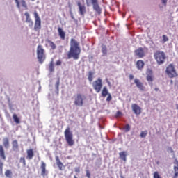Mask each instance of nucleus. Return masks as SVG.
I'll return each instance as SVG.
<instances>
[{"label": "nucleus", "instance_id": "412c9836", "mask_svg": "<svg viewBox=\"0 0 178 178\" xmlns=\"http://www.w3.org/2000/svg\"><path fill=\"white\" fill-rule=\"evenodd\" d=\"M24 16H26V23H29V26H33L34 22L31 20V18H30V14L29 12H25Z\"/></svg>", "mask_w": 178, "mask_h": 178}, {"label": "nucleus", "instance_id": "f257e3e1", "mask_svg": "<svg viewBox=\"0 0 178 178\" xmlns=\"http://www.w3.org/2000/svg\"><path fill=\"white\" fill-rule=\"evenodd\" d=\"M80 54H81L80 42L74 38H71L70 50L67 54V59H72V58L74 60H78V59H80Z\"/></svg>", "mask_w": 178, "mask_h": 178}, {"label": "nucleus", "instance_id": "c9c22d12", "mask_svg": "<svg viewBox=\"0 0 178 178\" xmlns=\"http://www.w3.org/2000/svg\"><path fill=\"white\" fill-rule=\"evenodd\" d=\"M147 134H148V131H144L140 133V136L141 138H145V137H147Z\"/></svg>", "mask_w": 178, "mask_h": 178}, {"label": "nucleus", "instance_id": "2f4dec72", "mask_svg": "<svg viewBox=\"0 0 178 178\" xmlns=\"http://www.w3.org/2000/svg\"><path fill=\"white\" fill-rule=\"evenodd\" d=\"M13 119L14 122H15L17 124H20V119L19 118V117H17V115L13 114Z\"/></svg>", "mask_w": 178, "mask_h": 178}, {"label": "nucleus", "instance_id": "2eb2a0df", "mask_svg": "<svg viewBox=\"0 0 178 178\" xmlns=\"http://www.w3.org/2000/svg\"><path fill=\"white\" fill-rule=\"evenodd\" d=\"M132 111L135 115H140L141 114V107L136 104H133L131 105Z\"/></svg>", "mask_w": 178, "mask_h": 178}, {"label": "nucleus", "instance_id": "ddd939ff", "mask_svg": "<svg viewBox=\"0 0 178 178\" xmlns=\"http://www.w3.org/2000/svg\"><path fill=\"white\" fill-rule=\"evenodd\" d=\"M135 56H138V58H141L145 56V53L144 52V49L143 47H139L136 50L134 51Z\"/></svg>", "mask_w": 178, "mask_h": 178}, {"label": "nucleus", "instance_id": "864d4df0", "mask_svg": "<svg viewBox=\"0 0 178 178\" xmlns=\"http://www.w3.org/2000/svg\"><path fill=\"white\" fill-rule=\"evenodd\" d=\"M33 2H34V1H35V0H31Z\"/></svg>", "mask_w": 178, "mask_h": 178}, {"label": "nucleus", "instance_id": "58836bf2", "mask_svg": "<svg viewBox=\"0 0 178 178\" xmlns=\"http://www.w3.org/2000/svg\"><path fill=\"white\" fill-rule=\"evenodd\" d=\"M130 125L129 124H126L124 127V129L125 130L126 133H129V131H130Z\"/></svg>", "mask_w": 178, "mask_h": 178}, {"label": "nucleus", "instance_id": "1a4fd4ad", "mask_svg": "<svg viewBox=\"0 0 178 178\" xmlns=\"http://www.w3.org/2000/svg\"><path fill=\"white\" fill-rule=\"evenodd\" d=\"M92 87L96 92H101V90H102V79L101 78H98L97 80L93 81Z\"/></svg>", "mask_w": 178, "mask_h": 178}, {"label": "nucleus", "instance_id": "5fc2aeb1", "mask_svg": "<svg viewBox=\"0 0 178 178\" xmlns=\"http://www.w3.org/2000/svg\"><path fill=\"white\" fill-rule=\"evenodd\" d=\"M171 83H173V81L171 80Z\"/></svg>", "mask_w": 178, "mask_h": 178}, {"label": "nucleus", "instance_id": "aec40b11", "mask_svg": "<svg viewBox=\"0 0 178 178\" xmlns=\"http://www.w3.org/2000/svg\"><path fill=\"white\" fill-rule=\"evenodd\" d=\"M24 16H26V23H29V26H33L34 22L31 20V18H30V14L29 12H25Z\"/></svg>", "mask_w": 178, "mask_h": 178}, {"label": "nucleus", "instance_id": "c03bdc74", "mask_svg": "<svg viewBox=\"0 0 178 178\" xmlns=\"http://www.w3.org/2000/svg\"><path fill=\"white\" fill-rule=\"evenodd\" d=\"M86 177L91 178V172H90V170H86Z\"/></svg>", "mask_w": 178, "mask_h": 178}, {"label": "nucleus", "instance_id": "f704fd0d", "mask_svg": "<svg viewBox=\"0 0 178 178\" xmlns=\"http://www.w3.org/2000/svg\"><path fill=\"white\" fill-rule=\"evenodd\" d=\"M19 163H22V166L26 168V159L24 157H20Z\"/></svg>", "mask_w": 178, "mask_h": 178}, {"label": "nucleus", "instance_id": "e433bc0d", "mask_svg": "<svg viewBox=\"0 0 178 178\" xmlns=\"http://www.w3.org/2000/svg\"><path fill=\"white\" fill-rule=\"evenodd\" d=\"M0 175H3V163L0 160Z\"/></svg>", "mask_w": 178, "mask_h": 178}, {"label": "nucleus", "instance_id": "f3484780", "mask_svg": "<svg viewBox=\"0 0 178 178\" xmlns=\"http://www.w3.org/2000/svg\"><path fill=\"white\" fill-rule=\"evenodd\" d=\"M56 162L59 170H63L65 169V165H63V163L60 161V159L58 156H56Z\"/></svg>", "mask_w": 178, "mask_h": 178}, {"label": "nucleus", "instance_id": "b1692460", "mask_svg": "<svg viewBox=\"0 0 178 178\" xmlns=\"http://www.w3.org/2000/svg\"><path fill=\"white\" fill-rule=\"evenodd\" d=\"M146 80L148 81L149 84H152V81H154V75H152V72H150V74L147 75Z\"/></svg>", "mask_w": 178, "mask_h": 178}, {"label": "nucleus", "instance_id": "f8f14e48", "mask_svg": "<svg viewBox=\"0 0 178 178\" xmlns=\"http://www.w3.org/2000/svg\"><path fill=\"white\" fill-rule=\"evenodd\" d=\"M134 83L136 84L137 88L140 90V91H147L145 86H144V84L140 81V79H135Z\"/></svg>", "mask_w": 178, "mask_h": 178}, {"label": "nucleus", "instance_id": "8fccbe9b", "mask_svg": "<svg viewBox=\"0 0 178 178\" xmlns=\"http://www.w3.org/2000/svg\"><path fill=\"white\" fill-rule=\"evenodd\" d=\"M56 86L57 88L59 87V81H58L56 82Z\"/></svg>", "mask_w": 178, "mask_h": 178}, {"label": "nucleus", "instance_id": "79ce46f5", "mask_svg": "<svg viewBox=\"0 0 178 178\" xmlns=\"http://www.w3.org/2000/svg\"><path fill=\"white\" fill-rule=\"evenodd\" d=\"M163 42H166L167 41H169V38H168V36H166V35H163Z\"/></svg>", "mask_w": 178, "mask_h": 178}, {"label": "nucleus", "instance_id": "5701e85b", "mask_svg": "<svg viewBox=\"0 0 178 178\" xmlns=\"http://www.w3.org/2000/svg\"><path fill=\"white\" fill-rule=\"evenodd\" d=\"M0 156L3 161H6V156H5V149H3V146L0 145Z\"/></svg>", "mask_w": 178, "mask_h": 178}, {"label": "nucleus", "instance_id": "9d476101", "mask_svg": "<svg viewBox=\"0 0 178 178\" xmlns=\"http://www.w3.org/2000/svg\"><path fill=\"white\" fill-rule=\"evenodd\" d=\"M15 2L18 9H21L22 7L24 8L25 10L29 9V6H27V3H26L25 0H15Z\"/></svg>", "mask_w": 178, "mask_h": 178}, {"label": "nucleus", "instance_id": "de8ad7c7", "mask_svg": "<svg viewBox=\"0 0 178 178\" xmlns=\"http://www.w3.org/2000/svg\"><path fill=\"white\" fill-rule=\"evenodd\" d=\"M162 3L165 6H166V3H168V0H161Z\"/></svg>", "mask_w": 178, "mask_h": 178}, {"label": "nucleus", "instance_id": "a211bd4d", "mask_svg": "<svg viewBox=\"0 0 178 178\" xmlns=\"http://www.w3.org/2000/svg\"><path fill=\"white\" fill-rule=\"evenodd\" d=\"M34 158V151L33 149H29L26 150V159L29 161Z\"/></svg>", "mask_w": 178, "mask_h": 178}, {"label": "nucleus", "instance_id": "4468645a", "mask_svg": "<svg viewBox=\"0 0 178 178\" xmlns=\"http://www.w3.org/2000/svg\"><path fill=\"white\" fill-rule=\"evenodd\" d=\"M40 168H41V176L43 177H45L48 175V171L47 170V164L44 161H41V165H40Z\"/></svg>", "mask_w": 178, "mask_h": 178}, {"label": "nucleus", "instance_id": "423d86ee", "mask_svg": "<svg viewBox=\"0 0 178 178\" xmlns=\"http://www.w3.org/2000/svg\"><path fill=\"white\" fill-rule=\"evenodd\" d=\"M37 58L40 63H44V60H45V49L41 44L38 45L37 47Z\"/></svg>", "mask_w": 178, "mask_h": 178}, {"label": "nucleus", "instance_id": "a19ab883", "mask_svg": "<svg viewBox=\"0 0 178 178\" xmlns=\"http://www.w3.org/2000/svg\"><path fill=\"white\" fill-rule=\"evenodd\" d=\"M120 116H123V113H122V111H117L115 114V118H120Z\"/></svg>", "mask_w": 178, "mask_h": 178}, {"label": "nucleus", "instance_id": "473e14b6", "mask_svg": "<svg viewBox=\"0 0 178 178\" xmlns=\"http://www.w3.org/2000/svg\"><path fill=\"white\" fill-rule=\"evenodd\" d=\"M47 42L49 45V47H51V49H56V44H55V43H54V42H52L51 40H47Z\"/></svg>", "mask_w": 178, "mask_h": 178}, {"label": "nucleus", "instance_id": "393cba45", "mask_svg": "<svg viewBox=\"0 0 178 178\" xmlns=\"http://www.w3.org/2000/svg\"><path fill=\"white\" fill-rule=\"evenodd\" d=\"M13 145V149L14 151H17L19 149V143H17V140H15L12 142Z\"/></svg>", "mask_w": 178, "mask_h": 178}, {"label": "nucleus", "instance_id": "bb28decb", "mask_svg": "<svg viewBox=\"0 0 178 178\" xmlns=\"http://www.w3.org/2000/svg\"><path fill=\"white\" fill-rule=\"evenodd\" d=\"M3 145L6 147V148H9V138H4L3 139Z\"/></svg>", "mask_w": 178, "mask_h": 178}, {"label": "nucleus", "instance_id": "f03ea898", "mask_svg": "<svg viewBox=\"0 0 178 178\" xmlns=\"http://www.w3.org/2000/svg\"><path fill=\"white\" fill-rule=\"evenodd\" d=\"M86 95L78 93L74 97V104L75 106L81 107L84 105V101L86 99Z\"/></svg>", "mask_w": 178, "mask_h": 178}, {"label": "nucleus", "instance_id": "6e6552de", "mask_svg": "<svg viewBox=\"0 0 178 178\" xmlns=\"http://www.w3.org/2000/svg\"><path fill=\"white\" fill-rule=\"evenodd\" d=\"M33 15L35 17L34 30L35 31H40L41 30V18H40V15H38L37 11H34Z\"/></svg>", "mask_w": 178, "mask_h": 178}, {"label": "nucleus", "instance_id": "7ed1b4c3", "mask_svg": "<svg viewBox=\"0 0 178 178\" xmlns=\"http://www.w3.org/2000/svg\"><path fill=\"white\" fill-rule=\"evenodd\" d=\"M65 141L70 147L74 145V140H73V134L70 131V128L67 127L64 131Z\"/></svg>", "mask_w": 178, "mask_h": 178}, {"label": "nucleus", "instance_id": "0eeeda50", "mask_svg": "<svg viewBox=\"0 0 178 178\" xmlns=\"http://www.w3.org/2000/svg\"><path fill=\"white\" fill-rule=\"evenodd\" d=\"M165 73L170 79L177 77V72H176V69L175 68V65L173 64L168 65V66L166 67Z\"/></svg>", "mask_w": 178, "mask_h": 178}, {"label": "nucleus", "instance_id": "09e8293b", "mask_svg": "<svg viewBox=\"0 0 178 178\" xmlns=\"http://www.w3.org/2000/svg\"><path fill=\"white\" fill-rule=\"evenodd\" d=\"M129 77V80H133V79H134V76L133 74H130Z\"/></svg>", "mask_w": 178, "mask_h": 178}, {"label": "nucleus", "instance_id": "c85d7f7f", "mask_svg": "<svg viewBox=\"0 0 178 178\" xmlns=\"http://www.w3.org/2000/svg\"><path fill=\"white\" fill-rule=\"evenodd\" d=\"M102 52L103 54V56L108 55V48L106 47V45L103 44L102 46Z\"/></svg>", "mask_w": 178, "mask_h": 178}, {"label": "nucleus", "instance_id": "37998d69", "mask_svg": "<svg viewBox=\"0 0 178 178\" xmlns=\"http://www.w3.org/2000/svg\"><path fill=\"white\" fill-rule=\"evenodd\" d=\"M108 95V97H107V98H106V101L108 102H109V101H112V95H111V93H109L108 95Z\"/></svg>", "mask_w": 178, "mask_h": 178}, {"label": "nucleus", "instance_id": "c756f323", "mask_svg": "<svg viewBox=\"0 0 178 178\" xmlns=\"http://www.w3.org/2000/svg\"><path fill=\"white\" fill-rule=\"evenodd\" d=\"M49 70L51 73L55 72V67L54 66V60H52L49 65Z\"/></svg>", "mask_w": 178, "mask_h": 178}, {"label": "nucleus", "instance_id": "39448f33", "mask_svg": "<svg viewBox=\"0 0 178 178\" xmlns=\"http://www.w3.org/2000/svg\"><path fill=\"white\" fill-rule=\"evenodd\" d=\"M154 58L157 62V65H163L165 63V59H166V56L165 52L157 51L154 54Z\"/></svg>", "mask_w": 178, "mask_h": 178}, {"label": "nucleus", "instance_id": "4c0bfd02", "mask_svg": "<svg viewBox=\"0 0 178 178\" xmlns=\"http://www.w3.org/2000/svg\"><path fill=\"white\" fill-rule=\"evenodd\" d=\"M153 178H162V177H161V175H159V172L158 171H155L153 173Z\"/></svg>", "mask_w": 178, "mask_h": 178}, {"label": "nucleus", "instance_id": "72a5a7b5", "mask_svg": "<svg viewBox=\"0 0 178 178\" xmlns=\"http://www.w3.org/2000/svg\"><path fill=\"white\" fill-rule=\"evenodd\" d=\"M12 171L10 170H6L5 172V176H6L8 178H12Z\"/></svg>", "mask_w": 178, "mask_h": 178}, {"label": "nucleus", "instance_id": "20e7f679", "mask_svg": "<svg viewBox=\"0 0 178 178\" xmlns=\"http://www.w3.org/2000/svg\"><path fill=\"white\" fill-rule=\"evenodd\" d=\"M91 3L93 6V10L97 15H101L102 13V8L98 4V0H86L87 6H91Z\"/></svg>", "mask_w": 178, "mask_h": 178}, {"label": "nucleus", "instance_id": "4be33fe9", "mask_svg": "<svg viewBox=\"0 0 178 178\" xmlns=\"http://www.w3.org/2000/svg\"><path fill=\"white\" fill-rule=\"evenodd\" d=\"M144 61H143L142 60H138L136 62V67L137 69H138V70H143V69H144Z\"/></svg>", "mask_w": 178, "mask_h": 178}, {"label": "nucleus", "instance_id": "a878e982", "mask_svg": "<svg viewBox=\"0 0 178 178\" xmlns=\"http://www.w3.org/2000/svg\"><path fill=\"white\" fill-rule=\"evenodd\" d=\"M88 80L90 81V83H92V80H94V72H93L90 71L88 72Z\"/></svg>", "mask_w": 178, "mask_h": 178}, {"label": "nucleus", "instance_id": "9b49d317", "mask_svg": "<svg viewBox=\"0 0 178 178\" xmlns=\"http://www.w3.org/2000/svg\"><path fill=\"white\" fill-rule=\"evenodd\" d=\"M77 6L79 7V15H81V16H84V15H86V13H87L86 6L81 4V2L78 1Z\"/></svg>", "mask_w": 178, "mask_h": 178}, {"label": "nucleus", "instance_id": "603ef678", "mask_svg": "<svg viewBox=\"0 0 178 178\" xmlns=\"http://www.w3.org/2000/svg\"><path fill=\"white\" fill-rule=\"evenodd\" d=\"M176 109L178 111V104H176Z\"/></svg>", "mask_w": 178, "mask_h": 178}, {"label": "nucleus", "instance_id": "7c9ffc66", "mask_svg": "<svg viewBox=\"0 0 178 178\" xmlns=\"http://www.w3.org/2000/svg\"><path fill=\"white\" fill-rule=\"evenodd\" d=\"M120 155V159H122V161H124V162H126V156H127V154L126 152H121L119 153Z\"/></svg>", "mask_w": 178, "mask_h": 178}, {"label": "nucleus", "instance_id": "3c124183", "mask_svg": "<svg viewBox=\"0 0 178 178\" xmlns=\"http://www.w3.org/2000/svg\"><path fill=\"white\" fill-rule=\"evenodd\" d=\"M154 90H155L156 91H159V88H154Z\"/></svg>", "mask_w": 178, "mask_h": 178}, {"label": "nucleus", "instance_id": "a18cd8bd", "mask_svg": "<svg viewBox=\"0 0 178 178\" xmlns=\"http://www.w3.org/2000/svg\"><path fill=\"white\" fill-rule=\"evenodd\" d=\"M56 66H60V65H62V60H57L56 63Z\"/></svg>", "mask_w": 178, "mask_h": 178}, {"label": "nucleus", "instance_id": "49530a36", "mask_svg": "<svg viewBox=\"0 0 178 178\" xmlns=\"http://www.w3.org/2000/svg\"><path fill=\"white\" fill-rule=\"evenodd\" d=\"M75 172H76V173H80V167L76 168H75Z\"/></svg>", "mask_w": 178, "mask_h": 178}, {"label": "nucleus", "instance_id": "ea45409f", "mask_svg": "<svg viewBox=\"0 0 178 178\" xmlns=\"http://www.w3.org/2000/svg\"><path fill=\"white\" fill-rule=\"evenodd\" d=\"M167 151L169 154H175V151L173 150V148H172V147H168L167 148Z\"/></svg>", "mask_w": 178, "mask_h": 178}, {"label": "nucleus", "instance_id": "cd10ccee", "mask_svg": "<svg viewBox=\"0 0 178 178\" xmlns=\"http://www.w3.org/2000/svg\"><path fill=\"white\" fill-rule=\"evenodd\" d=\"M108 94H109V92L108 91V88H106V86H104L102 90V97H105Z\"/></svg>", "mask_w": 178, "mask_h": 178}, {"label": "nucleus", "instance_id": "6ab92c4d", "mask_svg": "<svg viewBox=\"0 0 178 178\" xmlns=\"http://www.w3.org/2000/svg\"><path fill=\"white\" fill-rule=\"evenodd\" d=\"M58 33L61 40H64L66 38V33L63 31V29H62V28L60 27L58 28Z\"/></svg>", "mask_w": 178, "mask_h": 178}, {"label": "nucleus", "instance_id": "dca6fc26", "mask_svg": "<svg viewBox=\"0 0 178 178\" xmlns=\"http://www.w3.org/2000/svg\"><path fill=\"white\" fill-rule=\"evenodd\" d=\"M174 163H175V165L173 168L174 170L172 172V177L178 178V161H175Z\"/></svg>", "mask_w": 178, "mask_h": 178}]
</instances>
